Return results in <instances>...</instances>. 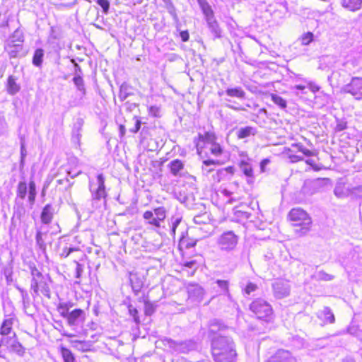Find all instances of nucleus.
Returning <instances> with one entry per match:
<instances>
[{
	"label": "nucleus",
	"mask_w": 362,
	"mask_h": 362,
	"mask_svg": "<svg viewBox=\"0 0 362 362\" xmlns=\"http://www.w3.org/2000/svg\"><path fill=\"white\" fill-rule=\"evenodd\" d=\"M211 354L215 362H235L237 353L232 338L221 334L213 337Z\"/></svg>",
	"instance_id": "nucleus-1"
},
{
	"label": "nucleus",
	"mask_w": 362,
	"mask_h": 362,
	"mask_svg": "<svg viewBox=\"0 0 362 362\" xmlns=\"http://www.w3.org/2000/svg\"><path fill=\"white\" fill-rule=\"evenodd\" d=\"M24 34L20 29H16L4 45L5 52L10 58L24 57L28 50L24 47Z\"/></svg>",
	"instance_id": "nucleus-2"
},
{
	"label": "nucleus",
	"mask_w": 362,
	"mask_h": 362,
	"mask_svg": "<svg viewBox=\"0 0 362 362\" xmlns=\"http://www.w3.org/2000/svg\"><path fill=\"white\" fill-rule=\"evenodd\" d=\"M290 220L296 227L294 232L299 236L307 234L311 227L312 221L308 213L300 208H294L288 214Z\"/></svg>",
	"instance_id": "nucleus-3"
},
{
	"label": "nucleus",
	"mask_w": 362,
	"mask_h": 362,
	"mask_svg": "<svg viewBox=\"0 0 362 362\" xmlns=\"http://www.w3.org/2000/svg\"><path fill=\"white\" fill-rule=\"evenodd\" d=\"M29 268L32 276L30 289L33 292V296H38L40 292L47 298H50L51 293L47 284V278L36 268L33 263L29 264Z\"/></svg>",
	"instance_id": "nucleus-4"
},
{
	"label": "nucleus",
	"mask_w": 362,
	"mask_h": 362,
	"mask_svg": "<svg viewBox=\"0 0 362 362\" xmlns=\"http://www.w3.org/2000/svg\"><path fill=\"white\" fill-rule=\"evenodd\" d=\"M250 309L260 320L269 322L272 319L273 310L271 305L262 298L252 301Z\"/></svg>",
	"instance_id": "nucleus-5"
},
{
	"label": "nucleus",
	"mask_w": 362,
	"mask_h": 362,
	"mask_svg": "<svg viewBox=\"0 0 362 362\" xmlns=\"http://www.w3.org/2000/svg\"><path fill=\"white\" fill-rule=\"evenodd\" d=\"M239 237L232 230L223 232L217 239V245L221 250L231 252L237 246Z\"/></svg>",
	"instance_id": "nucleus-6"
},
{
	"label": "nucleus",
	"mask_w": 362,
	"mask_h": 362,
	"mask_svg": "<svg viewBox=\"0 0 362 362\" xmlns=\"http://www.w3.org/2000/svg\"><path fill=\"white\" fill-rule=\"evenodd\" d=\"M202 11L205 16L207 27L213 35L214 39L221 38L222 37V30L215 18L214 11L208 4L202 6Z\"/></svg>",
	"instance_id": "nucleus-7"
},
{
	"label": "nucleus",
	"mask_w": 362,
	"mask_h": 362,
	"mask_svg": "<svg viewBox=\"0 0 362 362\" xmlns=\"http://www.w3.org/2000/svg\"><path fill=\"white\" fill-rule=\"evenodd\" d=\"M165 345L168 346L171 351L177 354H187L196 349V344L192 340L175 341L171 339H165Z\"/></svg>",
	"instance_id": "nucleus-8"
},
{
	"label": "nucleus",
	"mask_w": 362,
	"mask_h": 362,
	"mask_svg": "<svg viewBox=\"0 0 362 362\" xmlns=\"http://www.w3.org/2000/svg\"><path fill=\"white\" fill-rule=\"evenodd\" d=\"M28 192V187L25 182H20L18 185L16 198V206H14L15 213L18 216H21L25 214L23 207V199L25 198Z\"/></svg>",
	"instance_id": "nucleus-9"
},
{
	"label": "nucleus",
	"mask_w": 362,
	"mask_h": 362,
	"mask_svg": "<svg viewBox=\"0 0 362 362\" xmlns=\"http://www.w3.org/2000/svg\"><path fill=\"white\" fill-rule=\"evenodd\" d=\"M342 90L344 93H350L356 100H362V78L353 77Z\"/></svg>",
	"instance_id": "nucleus-10"
},
{
	"label": "nucleus",
	"mask_w": 362,
	"mask_h": 362,
	"mask_svg": "<svg viewBox=\"0 0 362 362\" xmlns=\"http://www.w3.org/2000/svg\"><path fill=\"white\" fill-rule=\"evenodd\" d=\"M97 185L98 187L94 188L91 182H89V189L91 192L93 201L100 200L102 198H105L107 196L105 186V177L103 174H99L97 176Z\"/></svg>",
	"instance_id": "nucleus-11"
},
{
	"label": "nucleus",
	"mask_w": 362,
	"mask_h": 362,
	"mask_svg": "<svg viewBox=\"0 0 362 362\" xmlns=\"http://www.w3.org/2000/svg\"><path fill=\"white\" fill-rule=\"evenodd\" d=\"M272 289L275 298L281 299L289 296L291 286L288 281L284 279H276L272 284Z\"/></svg>",
	"instance_id": "nucleus-12"
},
{
	"label": "nucleus",
	"mask_w": 362,
	"mask_h": 362,
	"mask_svg": "<svg viewBox=\"0 0 362 362\" xmlns=\"http://www.w3.org/2000/svg\"><path fill=\"white\" fill-rule=\"evenodd\" d=\"M86 318V313L82 309H75L71 311L66 318L69 326H78L83 322Z\"/></svg>",
	"instance_id": "nucleus-13"
},
{
	"label": "nucleus",
	"mask_w": 362,
	"mask_h": 362,
	"mask_svg": "<svg viewBox=\"0 0 362 362\" xmlns=\"http://www.w3.org/2000/svg\"><path fill=\"white\" fill-rule=\"evenodd\" d=\"M267 362H296V359L290 351L279 349Z\"/></svg>",
	"instance_id": "nucleus-14"
},
{
	"label": "nucleus",
	"mask_w": 362,
	"mask_h": 362,
	"mask_svg": "<svg viewBox=\"0 0 362 362\" xmlns=\"http://www.w3.org/2000/svg\"><path fill=\"white\" fill-rule=\"evenodd\" d=\"M129 281L134 293H139L144 286V279L136 272H129Z\"/></svg>",
	"instance_id": "nucleus-15"
},
{
	"label": "nucleus",
	"mask_w": 362,
	"mask_h": 362,
	"mask_svg": "<svg viewBox=\"0 0 362 362\" xmlns=\"http://www.w3.org/2000/svg\"><path fill=\"white\" fill-rule=\"evenodd\" d=\"M189 298L194 300H201L204 296V289L197 284H189L187 287Z\"/></svg>",
	"instance_id": "nucleus-16"
},
{
	"label": "nucleus",
	"mask_w": 362,
	"mask_h": 362,
	"mask_svg": "<svg viewBox=\"0 0 362 362\" xmlns=\"http://www.w3.org/2000/svg\"><path fill=\"white\" fill-rule=\"evenodd\" d=\"M216 136L213 133L206 132L204 134H199L198 135V141H196V139H194V143H196V146L198 153L199 152V148H202L200 146V143L203 142L204 144L211 145L213 143L216 142Z\"/></svg>",
	"instance_id": "nucleus-17"
},
{
	"label": "nucleus",
	"mask_w": 362,
	"mask_h": 362,
	"mask_svg": "<svg viewBox=\"0 0 362 362\" xmlns=\"http://www.w3.org/2000/svg\"><path fill=\"white\" fill-rule=\"evenodd\" d=\"M153 211L156 217L152 220L151 225L158 228L160 226V222L166 217L167 209L164 206H159L154 209Z\"/></svg>",
	"instance_id": "nucleus-18"
},
{
	"label": "nucleus",
	"mask_w": 362,
	"mask_h": 362,
	"mask_svg": "<svg viewBox=\"0 0 362 362\" xmlns=\"http://www.w3.org/2000/svg\"><path fill=\"white\" fill-rule=\"evenodd\" d=\"M54 209L51 204H47L42 209L40 218L44 224H49L53 218Z\"/></svg>",
	"instance_id": "nucleus-19"
},
{
	"label": "nucleus",
	"mask_w": 362,
	"mask_h": 362,
	"mask_svg": "<svg viewBox=\"0 0 362 362\" xmlns=\"http://www.w3.org/2000/svg\"><path fill=\"white\" fill-rule=\"evenodd\" d=\"M168 166L174 176H181V171L184 169V163L182 160H173L168 163Z\"/></svg>",
	"instance_id": "nucleus-20"
},
{
	"label": "nucleus",
	"mask_w": 362,
	"mask_h": 362,
	"mask_svg": "<svg viewBox=\"0 0 362 362\" xmlns=\"http://www.w3.org/2000/svg\"><path fill=\"white\" fill-rule=\"evenodd\" d=\"M82 172L81 170H78L76 173H74L70 168H69L66 165H62L59 168L55 176H64L68 177H71L72 179L76 177L79 175H81Z\"/></svg>",
	"instance_id": "nucleus-21"
},
{
	"label": "nucleus",
	"mask_w": 362,
	"mask_h": 362,
	"mask_svg": "<svg viewBox=\"0 0 362 362\" xmlns=\"http://www.w3.org/2000/svg\"><path fill=\"white\" fill-rule=\"evenodd\" d=\"M341 4L349 11H355L361 8L362 0H341Z\"/></svg>",
	"instance_id": "nucleus-22"
},
{
	"label": "nucleus",
	"mask_w": 362,
	"mask_h": 362,
	"mask_svg": "<svg viewBox=\"0 0 362 362\" xmlns=\"http://www.w3.org/2000/svg\"><path fill=\"white\" fill-rule=\"evenodd\" d=\"M257 133L256 129L252 127H245L240 128L237 132V136L238 139H245L249 137L251 135H255Z\"/></svg>",
	"instance_id": "nucleus-23"
},
{
	"label": "nucleus",
	"mask_w": 362,
	"mask_h": 362,
	"mask_svg": "<svg viewBox=\"0 0 362 362\" xmlns=\"http://www.w3.org/2000/svg\"><path fill=\"white\" fill-rule=\"evenodd\" d=\"M13 324V318L8 317L5 319L0 328V334L2 336L8 335L12 330Z\"/></svg>",
	"instance_id": "nucleus-24"
},
{
	"label": "nucleus",
	"mask_w": 362,
	"mask_h": 362,
	"mask_svg": "<svg viewBox=\"0 0 362 362\" xmlns=\"http://www.w3.org/2000/svg\"><path fill=\"white\" fill-rule=\"evenodd\" d=\"M44 50L42 48L35 49L33 57V64L37 67H41L44 57Z\"/></svg>",
	"instance_id": "nucleus-25"
},
{
	"label": "nucleus",
	"mask_w": 362,
	"mask_h": 362,
	"mask_svg": "<svg viewBox=\"0 0 362 362\" xmlns=\"http://www.w3.org/2000/svg\"><path fill=\"white\" fill-rule=\"evenodd\" d=\"M227 95L238 98H245V93L241 87H235L233 88H228L226 90Z\"/></svg>",
	"instance_id": "nucleus-26"
},
{
	"label": "nucleus",
	"mask_w": 362,
	"mask_h": 362,
	"mask_svg": "<svg viewBox=\"0 0 362 362\" xmlns=\"http://www.w3.org/2000/svg\"><path fill=\"white\" fill-rule=\"evenodd\" d=\"M215 284L220 289V292L227 296L229 300H231V296L229 293L228 285L229 283L226 280H216Z\"/></svg>",
	"instance_id": "nucleus-27"
},
{
	"label": "nucleus",
	"mask_w": 362,
	"mask_h": 362,
	"mask_svg": "<svg viewBox=\"0 0 362 362\" xmlns=\"http://www.w3.org/2000/svg\"><path fill=\"white\" fill-rule=\"evenodd\" d=\"M16 78L13 76H10L7 81V89L10 94L14 95L18 92L20 87L16 81Z\"/></svg>",
	"instance_id": "nucleus-28"
},
{
	"label": "nucleus",
	"mask_w": 362,
	"mask_h": 362,
	"mask_svg": "<svg viewBox=\"0 0 362 362\" xmlns=\"http://www.w3.org/2000/svg\"><path fill=\"white\" fill-rule=\"evenodd\" d=\"M16 340L17 338L15 333L13 334V336H2V337L0 339L2 346H6L8 350L11 349L12 344H13Z\"/></svg>",
	"instance_id": "nucleus-29"
},
{
	"label": "nucleus",
	"mask_w": 362,
	"mask_h": 362,
	"mask_svg": "<svg viewBox=\"0 0 362 362\" xmlns=\"http://www.w3.org/2000/svg\"><path fill=\"white\" fill-rule=\"evenodd\" d=\"M226 327L220 321L216 320H212L209 325V333L216 334L223 331Z\"/></svg>",
	"instance_id": "nucleus-30"
},
{
	"label": "nucleus",
	"mask_w": 362,
	"mask_h": 362,
	"mask_svg": "<svg viewBox=\"0 0 362 362\" xmlns=\"http://www.w3.org/2000/svg\"><path fill=\"white\" fill-rule=\"evenodd\" d=\"M219 164L217 160H205L202 162V170L204 174L208 175L212 172L214 169L211 168V165Z\"/></svg>",
	"instance_id": "nucleus-31"
},
{
	"label": "nucleus",
	"mask_w": 362,
	"mask_h": 362,
	"mask_svg": "<svg viewBox=\"0 0 362 362\" xmlns=\"http://www.w3.org/2000/svg\"><path fill=\"white\" fill-rule=\"evenodd\" d=\"M291 148L295 149L296 153L300 152L304 156L308 157L313 156L315 155L314 152L307 149L303 145L300 144H293L291 145Z\"/></svg>",
	"instance_id": "nucleus-32"
},
{
	"label": "nucleus",
	"mask_w": 362,
	"mask_h": 362,
	"mask_svg": "<svg viewBox=\"0 0 362 362\" xmlns=\"http://www.w3.org/2000/svg\"><path fill=\"white\" fill-rule=\"evenodd\" d=\"M321 315H323L324 317L325 322L330 324L334 322V315L329 307H325L322 311L321 312Z\"/></svg>",
	"instance_id": "nucleus-33"
},
{
	"label": "nucleus",
	"mask_w": 362,
	"mask_h": 362,
	"mask_svg": "<svg viewBox=\"0 0 362 362\" xmlns=\"http://www.w3.org/2000/svg\"><path fill=\"white\" fill-rule=\"evenodd\" d=\"M73 81L78 91L81 93L83 95H86V88L84 86V81L81 76H74Z\"/></svg>",
	"instance_id": "nucleus-34"
},
{
	"label": "nucleus",
	"mask_w": 362,
	"mask_h": 362,
	"mask_svg": "<svg viewBox=\"0 0 362 362\" xmlns=\"http://www.w3.org/2000/svg\"><path fill=\"white\" fill-rule=\"evenodd\" d=\"M197 243L196 240L189 239L188 238L182 237L179 242V247L180 249H189L193 247Z\"/></svg>",
	"instance_id": "nucleus-35"
},
{
	"label": "nucleus",
	"mask_w": 362,
	"mask_h": 362,
	"mask_svg": "<svg viewBox=\"0 0 362 362\" xmlns=\"http://www.w3.org/2000/svg\"><path fill=\"white\" fill-rule=\"evenodd\" d=\"M193 221L197 225L207 224L210 221L209 215L207 213L198 214L194 217Z\"/></svg>",
	"instance_id": "nucleus-36"
},
{
	"label": "nucleus",
	"mask_w": 362,
	"mask_h": 362,
	"mask_svg": "<svg viewBox=\"0 0 362 362\" xmlns=\"http://www.w3.org/2000/svg\"><path fill=\"white\" fill-rule=\"evenodd\" d=\"M165 8L167 9L168 12L170 13V15L173 17L174 21L175 23H179V18L177 16L176 8L175 6L173 5V2H168V4H165Z\"/></svg>",
	"instance_id": "nucleus-37"
},
{
	"label": "nucleus",
	"mask_w": 362,
	"mask_h": 362,
	"mask_svg": "<svg viewBox=\"0 0 362 362\" xmlns=\"http://www.w3.org/2000/svg\"><path fill=\"white\" fill-rule=\"evenodd\" d=\"M314 40V35L311 32L303 33L298 39L302 45H308Z\"/></svg>",
	"instance_id": "nucleus-38"
},
{
	"label": "nucleus",
	"mask_w": 362,
	"mask_h": 362,
	"mask_svg": "<svg viewBox=\"0 0 362 362\" xmlns=\"http://www.w3.org/2000/svg\"><path fill=\"white\" fill-rule=\"evenodd\" d=\"M61 353L64 362H74L75 358L71 351L65 347H62Z\"/></svg>",
	"instance_id": "nucleus-39"
},
{
	"label": "nucleus",
	"mask_w": 362,
	"mask_h": 362,
	"mask_svg": "<svg viewBox=\"0 0 362 362\" xmlns=\"http://www.w3.org/2000/svg\"><path fill=\"white\" fill-rule=\"evenodd\" d=\"M36 196V187L34 181L29 182V193H28V201L30 205H33L35 200Z\"/></svg>",
	"instance_id": "nucleus-40"
},
{
	"label": "nucleus",
	"mask_w": 362,
	"mask_h": 362,
	"mask_svg": "<svg viewBox=\"0 0 362 362\" xmlns=\"http://www.w3.org/2000/svg\"><path fill=\"white\" fill-rule=\"evenodd\" d=\"M129 87L126 83H122L120 86L119 93V98L121 101L125 100L131 93L129 92Z\"/></svg>",
	"instance_id": "nucleus-41"
},
{
	"label": "nucleus",
	"mask_w": 362,
	"mask_h": 362,
	"mask_svg": "<svg viewBox=\"0 0 362 362\" xmlns=\"http://www.w3.org/2000/svg\"><path fill=\"white\" fill-rule=\"evenodd\" d=\"M9 16L8 11L5 9L0 10V27L5 28L8 26Z\"/></svg>",
	"instance_id": "nucleus-42"
},
{
	"label": "nucleus",
	"mask_w": 362,
	"mask_h": 362,
	"mask_svg": "<svg viewBox=\"0 0 362 362\" xmlns=\"http://www.w3.org/2000/svg\"><path fill=\"white\" fill-rule=\"evenodd\" d=\"M9 351L14 352L17 354L18 356H23L25 353V349L21 345V344L18 341V339L16 341V342L12 344V346L8 350Z\"/></svg>",
	"instance_id": "nucleus-43"
},
{
	"label": "nucleus",
	"mask_w": 362,
	"mask_h": 362,
	"mask_svg": "<svg viewBox=\"0 0 362 362\" xmlns=\"http://www.w3.org/2000/svg\"><path fill=\"white\" fill-rule=\"evenodd\" d=\"M272 100L281 109H284L287 107L286 101L281 96L276 94L271 95Z\"/></svg>",
	"instance_id": "nucleus-44"
},
{
	"label": "nucleus",
	"mask_w": 362,
	"mask_h": 362,
	"mask_svg": "<svg viewBox=\"0 0 362 362\" xmlns=\"http://www.w3.org/2000/svg\"><path fill=\"white\" fill-rule=\"evenodd\" d=\"M240 169L247 177H252V168L251 165L248 163L242 161L240 163Z\"/></svg>",
	"instance_id": "nucleus-45"
},
{
	"label": "nucleus",
	"mask_w": 362,
	"mask_h": 362,
	"mask_svg": "<svg viewBox=\"0 0 362 362\" xmlns=\"http://www.w3.org/2000/svg\"><path fill=\"white\" fill-rule=\"evenodd\" d=\"M209 149L211 153L215 156H219L223 153V149L221 146L216 142L210 145Z\"/></svg>",
	"instance_id": "nucleus-46"
},
{
	"label": "nucleus",
	"mask_w": 362,
	"mask_h": 362,
	"mask_svg": "<svg viewBox=\"0 0 362 362\" xmlns=\"http://www.w3.org/2000/svg\"><path fill=\"white\" fill-rule=\"evenodd\" d=\"M287 155L292 163L298 162L299 160H303V157L301 156L296 154L295 149L288 148Z\"/></svg>",
	"instance_id": "nucleus-47"
},
{
	"label": "nucleus",
	"mask_w": 362,
	"mask_h": 362,
	"mask_svg": "<svg viewBox=\"0 0 362 362\" xmlns=\"http://www.w3.org/2000/svg\"><path fill=\"white\" fill-rule=\"evenodd\" d=\"M57 311L59 313L60 315L62 317H63L64 318L66 319L69 314V310L67 309V305L66 304H63L62 303H60L58 305H57Z\"/></svg>",
	"instance_id": "nucleus-48"
},
{
	"label": "nucleus",
	"mask_w": 362,
	"mask_h": 362,
	"mask_svg": "<svg viewBox=\"0 0 362 362\" xmlns=\"http://www.w3.org/2000/svg\"><path fill=\"white\" fill-rule=\"evenodd\" d=\"M182 220V217L177 216L171 218V234L175 235L177 227L179 226Z\"/></svg>",
	"instance_id": "nucleus-49"
},
{
	"label": "nucleus",
	"mask_w": 362,
	"mask_h": 362,
	"mask_svg": "<svg viewBox=\"0 0 362 362\" xmlns=\"http://www.w3.org/2000/svg\"><path fill=\"white\" fill-rule=\"evenodd\" d=\"M316 277L318 280L331 281L334 279V276L326 273L324 271H319L316 273Z\"/></svg>",
	"instance_id": "nucleus-50"
},
{
	"label": "nucleus",
	"mask_w": 362,
	"mask_h": 362,
	"mask_svg": "<svg viewBox=\"0 0 362 362\" xmlns=\"http://www.w3.org/2000/svg\"><path fill=\"white\" fill-rule=\"evenodd\" d=\"M155 312V306L149 301L144 302V313L146 315L151 316Z\"/></svg>",
	"instance_id": "nucleus-51"
},
{
	"label": "nucleus",
	"mask_w": 362,
	"mask_h": 362,
	"mask_svg": "<svg viewBox=\"0 0 362 362\" xmlns=\"http://www.w3.org/2000/svg\"><path fill=\"white\" fill-rule=\"evenodd\" d=\"M35 239H36L37 245L39 246V247L42 250H45L46 244H45L44 240L42 239V233L40 231L37 232Z\"/></svg>",
	"instance_id": "nucleus-52"
},
{
	"label": "nucleus",
	"mask_w": 362,
	"mask_h": 362,
	"mask_svg": "<svg viewBox=\"0 0 362 362\" xmlns=\"http://www.w3.org/2000/svg\"><path fill=\"white\" fill-rule=\"evenodd\" d=\"M82 125H83L82 119H78L74 127L73 134H74V136H76L78 139H79V136H80L79 132L82 127Z\"/></svg>",
	"instance_id": "nucleus-53"
},
{
	"label": "nucleus",
	"mask_w": 362,
	"mask_h": 362,
	"mask_svg": "<svg viewBox=\"0 0 362 362\" xmlns=\"http://www.w3.org/2000/svg\"><path fill=\"white\" fill-rule=\"evenodd\" d=\"M27 156V150L25 148V142L23 140L21 141V165H24V160Z\"/></svg>",
	"instance_id": "nucleus-54"
},
{
	"label": "nucleus",
	"mask_w": 362,
	"mask_h": 362,
	"mask_svg": "<svg viewBox=\"0 0 362 362\" xmlns=\"http://www.w3.org/2000/svg\"><path fill=\"white\" fill-rule=\"evenodd\" d=\"M98 5L103 8V11L105 14H107L110 8V2L108 0H97Z\"/></svg>",
	"instance_id": "nucleus-55"
},
{
	"label": "nucleus",
	"mask_w": 362,
	"mask_h": 362,
	"mask_svg": "<svg viewBox=\"0 0 362 362\" xmlns=\"http://www.w3.org/2000/svg\"><path fill=\"white\" fill-rule=\"evenodd\" d=\"M129 313L131 316L134 317V320L136 323H139V317L138 316V310L136 308H134L132 305L129 306Z\"/></svg>",
	"instance_id": "nucleus-56"
},
{
	"label": "nucleus",
	"mask_w": 362,
	"mask_h": 362,
	"mask_svg": "<svg viewBox=\"0 0 362 362\" xmlns=\"http://www.w3.org/2000/svg\"><path fill=\"white\" fill-rule=\"evenodd\" d=\"M148 113L153 117H160V107L156 105H152L148 108Z\"/></svg>",
	"instance_id": "nucleus-57"
},
{
	"label": "nucleus",
	"mask_w": 362,
	"mask_h": 362,
	"mask_svg": "<svg viewBox=\"0 0 362 362\" xmlns=\"http://www.w3.org/2000/svg\"><path fill=\"white\" fill-rule=\"evenodd\" d=\"M257 288V286L253 283H248L244 291L245 293L247 295H250L252 292L256 291Z\"/></svg>",
	"instance_id": "nucleus-58"
},
{
	"label": "nucleus",
	"mask_w": 362,
	"mask_h": 362,
	"mask_svg": "<svg viewBox=\"0 0 362 362\" xmlns=\"http://www.w3.org/2000/svg\"><path fill=\"white\" fill-rule=\"evenodd\" d=\"M351 192L356 197H362V185L352 187Z\"/></svg>",
	"instance_id": "nucleus-59"
},
{
	"label": "nucleus",
	"mask_w": 362,
	"mask_h": 362,
	"mask_svg": "<svg viewBox=\"0 0 362 362\" xmlns=\"http://www.w3.org/2000/svg\"><path fill=\"white\" fill-rule=\"evenodd\" d=\"M76 264V277L77 279H80L81 277L82 273L83 272V265L78 263V262H75Z\"/></svg>",
	"instance_id": "nucleus-60"
},
{
	"label": "nucleus",
	"mask_w": 362,
	"mask_h": 362,
	"mask_svg": "<svg viewBox=\"0 0 362 362\" xmlns=\"http://www.w3.org/2000/svg\"><path fill=\"white\" fill-rule=\"evenodd\" d=\"M143 217L145 220L148 221V223L151 225V222L153 219H155L153 216V213L151 211H146L144 212Z\"/></svg>",
	"instance_id": "nucleus-61"
},
{
	"label": "nucleus",
	"mask_w": 362,
	"mask_h": 362,
	"mask_svg": "<svg viewBox=\"0 0 362 362\" xmlns=\"http://www.w3.org/2000/svg\"><path fill=\"white\" fill-rule=\"evenodd\" d=\"M76 249L74 248V247H64L63 250H62V252L61 253V257H67L71 252H74V251H76Z\"/></svg>",
	"instance_id": "nucleus-62"
},
{
	"label": "nucleus",
	"mask_w": 362,
	"mask_h": 362,
	"mask_svg": "<svg viewBox=\"0 0 362 362\" xmlns=\"http://www.w3.org/2000/svg\"><path fill=\"white\" fill-rule=\"evenodd\" d=\"M346 129V122L344 121H338L335 127L336 132H341Z\"/></svg>",
	"instance_id": "nucleus-63"
},
{
	"label": "nucleus",
	"mask_w": 362,
	"mask_h": 362,
	"mask_svg": "<svg viewBox=\"0 0 362 362\" xmlns=\"http://www.w3.org/2000/svg\"><path fill=\"white\" fill-rule=\"evenodd\" d=\"M334 194L339 198L344 197V192H343V189L340 186H337L334 188Z\"/></svg>",
	"instance_id": "nucleus-64"
}]
</instances>
